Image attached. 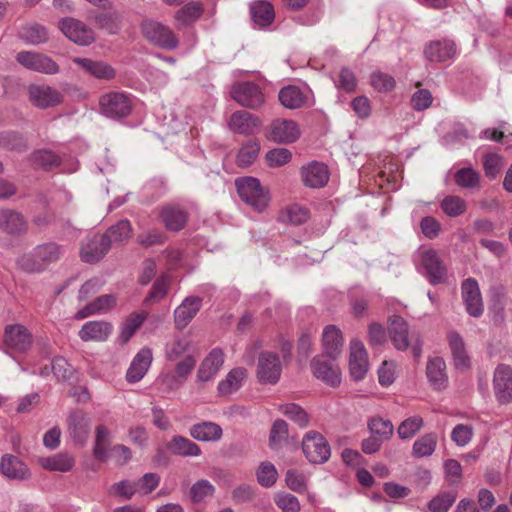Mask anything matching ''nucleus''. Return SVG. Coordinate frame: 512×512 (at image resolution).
I'll list each match as a JSON object with an SVG mask.
<instances>
[{
    "instance_id": "b1692460",
    "label": "nucleus",
    "mask_w": 512,
    "mask_h": 512,
    "mask_svg": "<svg viewBox=\"0 0 512 512\" xmlns=\"http://www.w3.org/2000/svg\"><path fill=\"white\" fill-rule=\"evenodd\" d=\"M202 306V299L197 296L186 297L174 311L175 325L185 328L195 317Z\"/></svg>"
},
{
    "instance_id": "79ce46f5",
    "label": "nucleus",
    "mask_w": 512,
    "mask_h": 512,
    "mask_svg": "<svg viewBox=\"0 0 512 512\" xmlns=\"http://www.w3.org/2000/svg\"><path fill=\"white\" fill-rule=\"evenodd\" d=\"M110 437L111 433L104 425H98L96 427L93 454L97 460L104 462L109 458L108 444Z\"/></svg>"
},
{
    "instance_id": "e2e57ef3",
    "label": "nucleus",
    "mask_w": 512,
    "mask_h": 512,
    "mask_svg": "<svg viewBox=\"0 0 512 512\" xmlns=\"http://www.w3.org/2000/svg\"><path fill=\"white\" fill-rule=\"evenodd\" d=\"M169 277L163 275L159 277L153 284L152 290L144 300L146 305L160 301L167 294V287L169 285Z\"/></svg>"
},
{
    "instance_id": "412c9836",
    "label": "nucleus",
    "mask_w": 512,
    "mask_h": 512,
    "mask_svg": "<svg viewBox=\"0 0 512 512\" xmlns=\"http://www.w3.org/2000/svg\"><path fill=\"white\" fill-rule=\"evenodd\" d=\"M300 136L298 125L292 120L276 119L271 123L269 138L279 143H292Z\"/></svg>"
},
{
    "instance_id": "a18cd8bd",
    "label": "nucleus",
    "mask_w": 512,
    "mask_h": 512,
    "mask_svg": "<svg viewBox=\"0 0 512 512\" xmlns=\"http://www.w3.org/2000/svg\"><path fill=\"white\" fill-rule=\"evenodd\" d=\"M309 218V210L299 204H291L287 206L280 214V219L283 222L290 223L292 225L303 224Z\"/></svg>"
},
{
    "instance_id": "f257e3e1",
    "label": "nucleus",
    "mask_w": 512,
    "mask_h": 512,
    "mask_svg": "<svg viewBox=\"0 0 512 512\" xmlns=\"http://www.w3.org/2000/svg\"><path fill=\"white\" fill-rule=\"evenodd\" d=\"M63 252L62 247L57 243L47 242L37 245L30 253L22 255L17 260V264L26 272L39 273L60 260Z\"/></svg>"
},
{
    "instance_id": "f3484780",
    "label": "nucleus",
    "mask_w": 512,
    "mask_h": 512,
    "mask_svg": "<svg viewBox=\"0 0 512 512\" xmlns=\"http://www.w3.org/2000/svg\"><path fill=\"white\" fill-rule=\"evenodd\" d=\"M462 299L470 316L479 317L484 311L479 285L473 278L466 279L461 286Z\"/></svg>"
},
{
    "instance_id": "2eb2a0df",
    "label": "nucleus",
    "mask_w": 512,
    "mask_h": 512,
    "mask_svg": "<svg viewBox=\"0 0 512 512\" xmlns=\"http://www.w3.org/2000/svg\"><path fill=\"white\" fill-rule=\"evenodd\" d=\"M368 370L369 361L364 344L358 339L351 340L349 356V371L351 377L356 381H360L364 379Z\"/></svg>"
},
{
    "instance_id": "37998d69",
    "label": "nucleus",
    "mask_w": 512,
    "mask_h": 512,
    "mask_svg": "<svg viewBox=\"0 0 512 512\" xmlns=\"http://www.w3.org/2000/svg\"><path fill=\"white\" fill-rule=\"evenodd\" d=\"M251 15L253 21L261 27L270 25L275 16L273 6L266 1L255 2L251 6Z\"/></svg>"
},
{
    "instance_id": "c9c22d12",
    "label": "nucleus",
    "mask_w": 512,
    "mask_h": 512,
    "mask_svg": "<svg viewBox=\"0 0 512 512\" xmlns=\"http://www.w3.org/2000/svg\"><path fill=\"white\" fill-rule=\"evenodd\" d=\"M0 228L9 234H21L27 229L24 217L13 210H0Z\"/></svg>"
},
{
    "instance_id": "a211bd4d",
    "label": "nucleus",
    "mask_w": 512,
    "mask_h": 512,
    "mask_svg": "<svg viewBox=\"0 0 512 512\" xmlns=\"http://www.w3.org/2000/svg\"><path fill=\"white\" fill-rule=\"evenodd\" d=\"M4 344L14 351L25 352L32 344V334L21 324L7 325L4 331Z\"/></svg>"
},
{
    "instance_id": "6ab92c4d",
    "label": "nucleus",
    "mask_w": 512,
    "mask_h": 512,
    "mask_svg": "<svg viewBox=\"0 0 512 512\" xmlns=\"http://www.w3.org/2000/svg\"><path fill=\"white\" fill-rule=\"evenodd\" d=\"M314 376L330 386H338L341 382L339 367L326 360L323 356H317L311 361Z\"/></svg>"
},
{
    "instance_id": "bb28decb",
    "label": "nucleus",
    "mask_w": 512,
    "mask_h": 512,
    "mask_svg": "<svg viewBox=\"0 0 512 512\" xmlns=\"http://www.w3.org/2000/svg\"><path fill=\"white\" fill-rule=\"evenodd\" d=\"M261 122L258 117L246 111H237L232 114L229 127L239 134H254L259 131Z\"/></svg>"
},
{
    "instance_id": "2f4dec72",
    "label": "nucleus",
    "mask_w": 512,
    "mask_h": 512,
    "mask_svg": "<svg viewBox=\"0 0 512 512\" xmlns=\"http://www.w3.org/2000/svg\"><path fill=\"white\" fill-rule=\"evenodd\" d=\"M426 374L429 383L435 390H442L447 386L446 364L441 357L429 359L426 366Z\"/></svg>"
},
{
    "instance_id": "4d7b16f0",
    "label": "nucleus",
    "mask_w": 512,
    "mask_h": 512,
    "mask_svg": "<svg viewBox=\"0 0 512 512\" xmlns=\"http://www.w3.org/2000/svg\"><path fill=\"white\" fill-rule=\"evenodd\" d=\"M259 149L260 146L257 141L250 140L244 144L237 155L238 165L241 167H247L251 165L257 158Z\"/></svg>"
},
{
    "instance_id": "a19ab883",
    "label": "nucleus",
    "mask_w": 512,
    "mask_h": 512,
    "mask_svg": "<svg viewBox=\"0 0 512 512\" xmlns=\"http://www.w3.org/2000/svg\"><path fill=\"white\" fill-rule=\"evenodd\" d=\"M279 100L284 107L297 109L304 105L306 97L299 87L290 85L280 90Z\"/></svg>"
},
{
    "instance_id": "680f3d73",
    "label": "nucleus",
    "mask_w": 512,
    "mask_h": 512,
    "mask_svg": "<svg viewBox=\"0 0 512 512\" xmlns=\"http://www.w3.org/2000/svg\"><path fill=\"white\" fill-rule=\"evenodd\" d=\"M21 38L29 44L37 45L47 41L46 29L40 25H32L21 31Z\"/></svg>"
},
{
    "instance_id": "9b49d317",
    "label": "nucleus",
    "mask_w": 512,
    "mask_h": 512,
    "mask_svg": "<svg viewBox=\"0 0 512 512\" xmlns=\"http://www.w3.org/2000/svg\"><path fill=\"white\" fill-rule=\"evenodd\" d=\"M493 390L498 403L512 402V367L499 364L493 374Z\"/></svg>"
},
{
    "instance_id": "0e129e2a",
    "label": "nucleus",
    "mask_w": 512,
    "mask_h": 512,
    "mask_svg": "<svg viewBox=\"0 0 512 512\" xmlns=\"http://www.w3.org/2000/svg\"><path fill=\"white\" fill-rule=\"evenodd\" d=\"M483 168L488 178L494 179L502 169V159L496 153H487L483 159Z\"/></svg>"
},
{
    "instance_id": "603ef678",
    "label": "nucleus",
    "mask_w": 512,
    "mask_h": 512,
    "mask_svg": "<svg viewBox=\"0 0 512 512\" xmlns=\"http://www.w3.org/2000/svg\"><path fill=\"white\" fill-rule=\"evenodd\" d=\"M280 411L301 428H305L309 425L308 414L302 407L295 403L282 405Z\"/></svg>"
},
{
    "instance_id": "4be33fe9",
    "label": "nucleus",
    "mask_w": 512,
    "mask_h": 512,
    "mask_svg": "<svg viewBox=\"0 0 512 512\" xmlns=\"http://www.w3.org/2000/svg\"><path fill=\"white\" fill-rule=\"evenodd\" d=\"M224 364V353L221 349L215 348L202 360L197 371V381H211L220 371Z\"/></svg>"
},
{
    "instance_id": "338daca9",
    "label": "nucleus",
    "mask_w": 512,
    "mask_h": 512,
    "mask_svg": "<svg viewBox=\"0 0 512 512\" xmlns=\"http://www.w3.org/2000/svg\"><path fill=\"white\" fill-rule=\"evenodd\" d=\"M275 503L282 510V512H299L300 503L292 494L278 493L275 495Z\"/></svg>"
},
{
    "instance_id": "393cba45",
    "label": "nucleus",
    "mask_w": 512,
    "mask_h": 512,
    "mask_svg": "<svg viewBox=\"0 0 512 512\" xmlns=\"http://www.w3.org/2000/svg\"><path fill=\"white\" fill-rule=\"evenodd\" d=\"M302 180L304 184L311 188H320L327 184L329 180V171L325 164L311 162L301 169Z\"/></svg>"
},
{
    "instance_id": "1a4fd4ad",
    "label": "nucleus",
    "mask_w": 512,
    "mask_h": 512,
    "mask_svg": "<svg viewBox=\"0 0 512 512\" xmlns=\"http://www.w3.org/2000/svg\"><path fill=\"white\" fill-rule=\"evenodd\" d=\"M282 366L279 357L272 352H262L258 357L256 375L262 384H276L281 375Z\"/></svg>"
},
{
    "instance_id": "6e6552de",
    "label": "nucleus",
    "mask_w": 512,
    "mask_h": 512,
    "mask_svg": "<svg viewBox=\"0 0 512 512\" xmlns=\"http://www.w3.org/2000/svg\"><path fill=\"white\" fill-rule=\"evenodd\" d=\"M16 60L25 68L42 74L53 75L59 72V66L52 58L38 52L21 51Z\"/></svg>"
},
{
    "instance_id": "c03bdc74",
    "label": "nucleus",
    "mask_w": 512,
    "mask_h": 512,
    "mask_svg": "<svg viewBox=\"0 0 512 512\" xmlns=\"http://www.w3.org/2000/svg\"><path fill=\"white\" fill-rule=\"evenodd\" d=\"M146 317L147 314L145 312L132 313L129 315L121 325L119 341L121 343H127L143 324Z\"/></svg>"
},
{
    "instance_id": "aec40b11",
    "label": "nucleus",
    "mask_w": 512,
    "mask_h": 512,
    "mask_svg": "<svg viewBox=\"0 0 512 512\" xmlns=\"http://www.w3.org/2000/svg\"><path fill=\"white\" fill-rule=\"evenodd\" d=\"M71 61L83 72L99 80H111L116 75L114 68L103 61H96L85 57H73Z\"/></svg>"
},
{
    "instance_id": "0eeeda50",
    "label": "nucleus",
    "mask_w": 512,
    "mask_h": 512,
    "mask_svg": "<svg viewBox=\"0 0 512 512\" xmlns=\"http://www.w3.org/2000/svg\"><path fill=\"white\" fill-rule=\"evenodd\" d=\"M59 28L69 40L77 45L88 46L95 40L94 31L75 18L62 19L59 22Z\"/></svg>"
},
{
    "instance_id": "473e14b6",
    "label": "nucleus",
    "mask_w": 512,
    "mask_h": 512,
    "mask_svg": "<svg viewBox=\"0 0 512 512\" xmlns=\"http://www.w3.org/2000/svg\"><path fill=\"white\" fill-rule=\"evenodd\" d=\"M0 472L9 479L23 480L29 475V469L18 457L4 455L0 460Z\"/></svg>"
},
{
    "instance_id": "864d4df0",
    "label": "nucleus",
    "mask_w": 512,
    "mask_h": 512,
    "mask_svg": "<svg viewBox=\"0 0 512 512\" xmlns=\"http://www.w3.org/2000/svg\"><path fill=\"white\" fill-rule=\"evenodd\" d=\"M441 209L449 217H457L466 211V202L459 196L448 195L440 203Z\"/></svg>"
},
{
    "instance_id": "de8ad7c7",
    "label": "nucleus",
    "mask_w": 512,
    "mask_h": 512,
    "mask_svg": "<svg viewBox=\"0 0 512 512\" xmlns=\"http://www.w3.org/2000/svg\"><path fill=\"white\" fill-rule=\"evenodd\" d=\"M191 342L186 337L175 339L166 347L165 355L168 361H178L190 353Z\"/></svg>"
},
{
    "instance_id": "7ed1b4c3",
    "label": "nucleus",
    "mask_w": 512,
    "mask_h": 512,
    "mask_svg": "<svg viewBox=\"0 0 512 512\" xmlns=\"http://www.w3.org/2000/svg\"><path fill=\"white\" fill-rule=\"evenodd\" d=\"M237 192L242 201L258 212L264 211L269 202V191L262 187L260 181L253 177H242L235 181Z\"/></svg>"
},
{
    "instance_id": "ddd939ff",
    "label": "nucleus",
    "mask_w": 512,
    "mask_h": 512,
    "mask_svg": "<svg viewBox=\"0 0 512 512\" xmlns=\"http://www.w3.org/2000/svg\"><path fill=\"white\" fill-rule=\"evenodd\" d=\"M99 105L101 112L111 118L124 117L131 110L130 99L120 92H110L103 95L100 98Z\"/></svg>"
},
{
    "instance_id": "7c9ffc66",
    "label": "nucleus",
    "mask_w": 512,
    "mask_h": 512,
    "mask_svg": "<svg viewBox=\"0 0 512 512\" xmlns=\"http://www.w3.org/2000/svg\"><path fill=\"white\" fill-rule=\"evenodd\" d=\"M322 342L324 352L329 358L336 359L341 354L343 337L341 330L336 326L328 325L324 328Z\"/></svg>"
},
{
    "instance_id": "3c124183",
    "label": "nucleus",
    "mask_w": 512,
    "mask_h": 512,
    "mask_svg": "<svg viewBox=\"0 0 512 512\" xmlns=\"http://www.w3.org/2000/svg\"><path fill=\"white\" fill-rule=\"evenodd\" d=\"M132 227L128 220H121L116 225L110 227L103 235L107 237L110 245L113 243H120L130 238Z\"/></svg>"
},
{
    "instance_id": "423d86ee",
    "label": "nucleus",
    "mask_w": 512,
    "mask_h": 512,
    "mask_svg": "<svg viewBox=\"0 0 512 512\" xmlns=\"http://www.w3.org/2000/svg\"><path fill=\"white\" fill-rule=\"evenodd\" d=\"M419 268L425 274L428 281L435 285L443 283L447 278V270L433 249L423 250L419 254Z\"/></svg>"
},
{
    "instance_id": "49530a36",
    "label": "nucleus",
    "mask_w": 512,
    "mask_h": 512,
    "mask_svg": "<svg viewBox=\"0 0 512 512\" xmlns=\"http://www.w3.org/2000/svg\"><path fill=\"white\" fill-rule=\"evenodd\" d=\"M437 446V438L434 434H425L418 438L412 447V454L416 458L427 457L433 454Z\"/></svg>"
},
{
    "instance_id": "c85d7f7f",
    "label": "nucleus",
    "mask_w": 512,
    "mask_h": 512,
    "mask_svg": "<svg viewBox=\"0 0 512 512\" xmlns=\"http://www.w3.org/2000/svg\"><path fill=\"white\" fill-rule=\"evenodd\" d=\"M112 325L106 321H88L79 331L82 341H106L112 332Z\"/></svg>"
},
{
    "instance_id": "052dcab7",
    "label": "nucleus",
    "mask_w": 512,
    "mask_h": 512,
    "mask_svg": "<svg viewBox=\"0 0 512 512\" xmlns=\"http://www.w3.org/2000/svg\"><path fill=\"white\" fill-rule=\"evenodd\" d=\"M423 426V419L420 416H412L405 419L398 427L397 433L401 439L412 438Z\"/></svg>"
},
{
    "instance_id": "69168bd1",
    "label": "nucleus",
    "mask_w": 512,
    "mask_h": 512,
    "mask_svg": "<svg viewBox=\"0 0 512 512\" xmlns=\"http://www.w3.org/2000/svg\"><path fill=\"white\" fill-rule=\"evenodd\" d=\"M455 502V495L443 493L435 496L429 503L428 508L431 512H447Z\"/></svg>"
},
{
    "instance_id": "bf43d9fd",
    "label": "nucleus",
    "mask_w": 512,
    "mask_h": 512,
    "mask_svg": "<svg viewBox=\"0 0 512 512\" xmlns=\"http://www.w3.org/2000/svg\"><path fill=\"white\" fill-rule=\"evenodd\" d=\"M288 437V425L282 419H277L271 428L269 444L272 449H278Z\"/></svg>"
},
{
    "instance_id": "13d9d810",
    "label": "nucleus",
    "mask_w": 512,
    "mask_h": 512,
    "mask_svg": "<svg viewBox=\"0 0 512 512\" xmlns=\"http://www.w3.org/2000/svg\"><path fill=\"white\" fill-rule=\"evenodd\" d=\"M257 481L263 487H271L275 484L278 473L270 462H262L256 471Z\"/></svg>"
},
{
    "instance_id": "58836bf2",
    "label": "nucleus",
    "mask_w": 512,
    "mask_h": 512,
    "mask_svg": "<svg viewBox=\"0 0 512 512\" xmlns=\"http://www.w3.org/2000/svg\"><path fill=\"white\" fill-rule=\"evenodd\" d=\"M167 449L172 454L182 457H197L201 454L200 447L183 436H174L167 444Z\"/></svg>"
},
{
    "instance_id": "e433bc0d",
    "label": "nucleus",
    "mask_w": 512,
    "mask_h": 512,
    "mask_svg": "<svg viewBox=\"0 0 512 512\" xmlns=\"http://www.w3.org/2000/svg\"><path fill=\"white\" fill-rule=\"evenodd\" d=\"M222 434V428L218 424L209 421L197 423L190 428L191 437L202 442L218 441Z\"/></svg>"
},
{
    "instance_id": "ea45409f",
    "label": "nucleus",
    "mask_w": 512,
    "mask_h": 512,
    "mask_svg": "<svg viewBox=\"0 0 512 512\" xmlns=\"http://www.w3.org/2000/svg\"><path fill=\"white\" fill-rule=\"evenodd\" d=\"M160 217L168 230L179 231L181 230L186 222V213L175 206H168L162 209Z\"/></svg>"
},
{
    "instance_id": "5fc2aeb1",
    "label": "nucleus",
    "mask_w": 512,
    "mask_h": 512,
    "mask_svg": "<svg viewBox=\"0 0 512 512\" xmlns=\"http://www.w3.org/2000/svg\"><path fill=\"white\" fill-rule=\"evenodd\" d=\"M368 427L372 435L381 438L383 441L389 440L394 432L391 421L380 417L372 418L368 423Z\"/></svg>"
},
{
    "instance_id": "09e8293b",
    "label": "nucleus",
    "mask_w": 512,
    "mask_h": 512,
    "mask_svg": "<svg viewBox=\"0 0 512 512\" xmlns=\"http://www.w3.org/2000/svg\"><path fill=\"white\" fill-rule=\"evenodd\" d=\"M455 183L464 189H474L479 186L480 175L472 167H463L454 175Z\"/></svg>"
},
{
    "instance_id": "72a5a7b5",
    "label": "nucleus",
    "mask_w": 512,
    "mask_h": 512,
    "mask_svg": "<svg viewBox=\"0 0 512 512\" xmlns=\"http://www.w3.org/2000/svg\"><path fill=\"white\" fill-rule=\"evenodd\" d=\"M247 377L246 369L236 367L230 370L226 377L218 383L217 390L221 396H228L238 391Z\"/></svg>"
},
{
    "instance_id": "f8f14e48",
    "label": "nucleus",
    "mask_w": 512,
    "mask_h": 512,
    "mask_svg": "<svg viewBox=\"0 0 512 512\" xmlns=\"http://www.w3.org/2000/svg\"><path fill=\"white\" fill-rule=\"evenodd\" d=\"M232 98L241 106L256 109L264 103V95L254 82H241L231 89Z\"/></svg>"
},
{
    "instance_id": "6e6d98bb",
    "label": "nucleus",
    "mask_w": 512,
    "mask_h": 512,
    "mask_svg": "<svg viewBox=\"0 0 512 512\" xmlns=\"http://www.w3.org/2000/svg\"><path fill=\"white\" fill-rule=\"evenodd\" d=\"M138 490L137 481L122 480L111 485L108 493L112 496H119L126 500L131 499Z\"/></svg>"
},
{
    "instance_id": "f704fd0d",
    "label": "nucleus",
    "mask_w": 512,
    "mask_h": 512,
    "mask_svg": "<svg viewBox=\"0 0 512 512\" xmlns=\"http://www.w3.org/2000/svg\"><path fill=\"white\" fill-rule=\"evenodd\" d=\"M448 342L456 369H468L470 367V358L466 352L462 337L457 332H450L448 334Z\"/></svg>"
},
{
    "instance_id": "9d476101",
    "label": "nucleus",
    "mask_w": 512,
    "mask_h": 512,
    "mask_svg": "<svg viewBox=\"0 0 512 512\" xmlns=\"http://www.w3.org/2000/svg\"><path fill=\"white\" fill-rule=\"evenodd\" d=\"M176 365L173 372H164L160 376V381L169 390L179 388L193 371L196 359L192 354H187L182 359L175 361Z\"/></svg>"
},
{
    "instance_id": "4468645a",
    "label": "nucleus",
    "mask_w": 512,
    "mask_h": 512,
    "mask_svg": "<svg viewBox=\"0 0 512 512\" xmlns=\"http://www.w3.org/2000/svg\"><path fill=\"white\" fill-rule=\"evenodd\" d=\"M28 94L30 102L41 109L57 106L63 101L62 93L49 85L32 84Z\"/></svg>"
},
{
    "instance_id": "5701e85b",
    "label": "nucleus",
    "mask_w": 512,
    "mask_h": 512,
    "mask_svg": "<svg viewBox=\"0 0 512 512\" xmlns=\"http://www.w3.org/2000/svg\"><path fill=\"white\" fill-rule=\"evenodd\" d=\"M110 249V242L103 235H94L81 247L80 256L86 263H95L102 259Z\"/></svg>"
},
{
    "instance_id": "8fccbe9b",
    "label": "nucleus",
    "mask_w": 512,
    "mask_h": 512,
    "mask_svg": "<svg viewBox=\"0 0 512 512\" xmlns=\"http://www.w3.org/2000/svg\"><path fill=\"white\" fill-rule=\"evenodd\" d=\"M214 493V485L210 481L202 479L191 486L189 497L193 503H201L212 497Z\"/></svg>"
},
{
    "instance_id": "4c0bfd02",
    "label": "nucleus",
    "mask_w": 512,
    "mask_h": 512,
    "mask_svg": "<svg viewBox=\"0 0 512 512\" xmlns=\"http://www.w3.org/2000/svg\"><path fill=\"white\" fill-rule=\"evenodd\" d=\"M39 464L46 470L64 473L74 467L75 459L68 453H58L49 457L40 458Z\"/></svg>"
},
{
    "instance_id": "774afa93",
    "label": "nucleus",
    "mask_w": 512,
    "mask_h": 512,
    "mask_svg": "<svg viewBox=\"0 0 512 512\" xmlns=\"http://www.w3.org/2000/svg\"><path fill=\"white\" fill-rule=\"evenodd\" d=\"M334 82L338 89L345 92H352L357 86L355 75L348 68H342L338 74V78Z\"/></svg>"
},
{
    "instance_id": "a878e982",
    "label": "nucleus",
    "mask_w": 512,
    "mask_h": 512,
    "mask_svg": "<svg viewBox=\"0 0 512 512\" xmlns=\"http://www.w3.org/2000/svg\"><path fill=\"white\" fill-rule=\"evenodd\" d=\"M152 363V351L142 348L133 358L126 373V379L130 383L139 382L147 373Z\"/></svg>"
},
{
    "instance_id": "f03ea898",
    "label": "nucleus",
    "mask_w": 512,
    "mask_h": 512,
    "mask_svg": "<svg viewBox=\"0 0 512 512\" xmlns=\"http://www.w3.org/2000/svg\"><path fill=\"white\" fill-rule=\"evenodd\" d=\"M388 333L393 346L397 350H407L411 348L414 357L421 355V342L419 336L409 333V326L406 320L400 316H393L389 320Z\"/></svg>"
},
{
    "instance_id": "20e7f679",
    "label": "nucleus",
    "mask_w": 512,
    "mask_h": 512,
    "mask_svg": "<svg viewBox=\"0 0 512 512\" xmlns=\"http://www.w3.org/2000/svg\"><path fill=\"white\" fill-rule=\"evenodd\" d=\"M141 31L150 43L160 48L174 50L179 45V39L174 31L161 22L145 20L141 25Z\"/></svg>"
},
{
    "instance_id": "cd10ccee",
    "label": "nucleus",
    "mask_w": 512,
    "mask_h": 512,
    "mask_svg": "<svg viewBox=\"0 0 512 512\" xmlns=\"http://www.w3.org/2000/svg\"><path fill=\"white\" fill-rule=\"evenodd\" d=\"M425 57L430 62H444L456 54L455 43L451 40H438L430 42L424 50Z\"/></svg>"
},
{
    "instance_id": "dca6fc26",
    "label": "nucleus",
    "mask_w": 512,
    "mask_h": 512,
    "mask_svg": "<svg viewBox=\"0 0 512 512\" xmlns=\"http://www.w3.org/2000/svg\"><path fill=\"white\" fill-rule=\"evenodd\" d=\"M91 417L83 410L71 412L68 418V433L78 445H84L90 435Z\"/></svg>"
},
{
    "instance_id": "39448f33",
    "label": "nucleus",
    "mask_w": 512,
    "mask_h": 512,
    "mask_svg": "<svg viewBox=\"0 0 512 512\" xmlns=\"http://www.w3.org/2000/svg\"><path fill=\"white\" fill-rule=\"evenodd\" d=\"M302 450L310 463L322 464L328 461L331 448L326 438L316 431H308L302 440Z\"/></svg>"
},
{
    "instance_id": "c756f323",
    "label": "nucleus",
    "mask_w": 512,
    "mask_h": 512,
    "mask_svg": "<svg viewBox=\"0 0 512 512\" xmlns=\"http://www.w3.org/2000/svg\"><path fill=\"white\" fill-rule=\"evenodd\" d=\"M204 13V5L200 1H191L179 8L174 15L178 28L192 26Z\"/></svg>"
}]
</instances>
